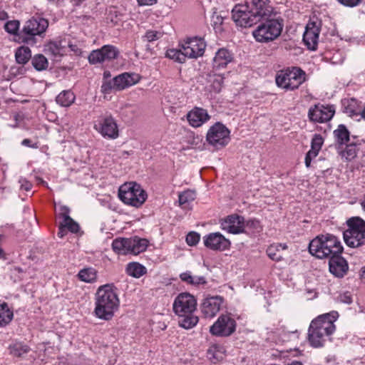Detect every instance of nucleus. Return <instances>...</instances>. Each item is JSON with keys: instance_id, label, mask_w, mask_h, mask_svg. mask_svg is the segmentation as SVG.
Segmentation results:
<instances>
[{"instance_id": "20e7f679", "label": "nucleus", "mask_w": 365, "mask_h": 365, "mask_svg": "<svg viewBox=\"0 0 365 365\" xmlns=\"http://www.w3.org/2000/svg\"><path fill=\"white\" fill-rule=\"evenodd\" d=\"M342 251L340 240L330 234L317 236L309 245V253L319 259L331 258L336 254H341Z\"/></svg>"}, {"instance_id": "39448f33", "label": "nucleus", "mask_w": 365, "mask_h": 365, "mask_svg": "<svg viewBox=\"0 0 365 365\" xmlns=\"http://www.w3.org/2000/svg\"><path fill=\"white\" fill-rule=\"evenodd\" d=\"M347 229L343 232L345 244L351 248L365 245V221L359 217H353L346 221Z\"/></svg>"}, {"instance_id": "7ed1b4c3", "label": "nucleus", "mask_w": 365, "mask_h": 365, "mask_svg": "<svg viewBox=\"0 0 365 365\" xmlns=\"http://www.w3.org/2000/svg\"><path fill=\"white\" fill-rule=\"evenodd\" d=\"M197 301L193 295L187 292L179 294L174 300L173 308L178 317L179 326L190 329L199 322L198 317L195 314Z\"/></svg>"}, {"instance_id": "a18cd8bd", "label": "nucleus", "mask_w": 365, "mask_h": 365, "mask_svg": "<svg viewBox=\"0 0 365 365\" xmlns=\"http://www.w3.org/2000/svg\"><path fill=\"white\" fill-rule=\"evenodd\" d=\"M199 241L200 235L197 232H191L186 236V242L190 246L197 245Z\"/></svg>"}, {"instance_id": "69168bd1", "label": "nucleus", "mask_w": 365, "mask_h": 365, "mask_svg": "<svg viewBox=\"0 0 365 365\" xmlns=\"http://www.w3.org/2000/svg\"><path fill=\"white\" fill-rule=\"evenodd\" d=\"M4 258V252L2 248L0 247V259Z\"/></svg>"}, {"instance_id": "4be33fe9", "label": "nucleus", "mask_w": 365, "mask_h": 365, "mask_svg": "<svg viewBox=\"0 0 365 365\" xmlns=\"http://www.w3.org/2000/svg\"><path fill=\"white\" fill-rule=\"evenodd\" d=\"M210 119L207 110L201 108H194L187 114V120L192 128H199Z\"/></svg>"}, {"instance_id": "13d9d810", "label": "nucleus", "mask_w": 365, "mask_h": 365, "mask_svg": "<svg viewBox=\"0 0 365 365\" xmlns=\"http://www.w3.org/2000/svg\"><path fill=\"white\" fill-rule=\"evenodd\" d=\"M8 18L6 12L1 11H0V20H5Z\"/></svg>"}, {"instance_id": "37998d69", "label": "nucleus", "mask_w": 365, "mask_h": 365, "mask_svg": "<svg viewBox=\"0 0 365 365\" xmlns=\"http://www.w3.org/2000/svg\"><path fill=\"white\" fill-rule=\"evenodd\" d=\"M19 21L16 20L9 21L4 24V29L6 32L11 34H17L19 29Z\"/></svg>"}, {"instance_id": "c9c22d12", "label": "nucleus", "mask_w": 365, "mask_h": 365, "mask_svg": "<svg viewBox=\"0 0 365 365\" xmlns=\"http://www.w3.org/2000/svg\"><path fill=\"white\" fill-rule=\"evenodd\" d=\"M128 275L139 278L145 273V267L138 262L129 263L126 268Z\"/></svg>"}, {"instance_id": "f03ea898", "label": "nucleus", "mask_w": 365, "mask_h": 365, "mask_svg": "<svg viewBox=\"0 0 365 365\" xmlns=\"http://www.w3.org/2000/svg\"><path fill=\"white\" fill-rule=\"evenodd\" d=\"M338 318L336 312L319 316L312 320L308 329V341L314 348L322 347L328 338L334 332V322Z\"/></svg>"}, {"instance_id": "4c0bfd02", "label": "nucleus", "mask_w": 365, "mask_h": 365, "mask_svg": "<svg viewBox=\"0 0 365 365\" xmlns=\"http://www.w3.org/2000/svg\"><path fill=\"white\" fill-rule=\"evenodd\" d=\"M112 248L113 251L118 254L127 255L128 250V238H116L112 242Z\"/></svg>"}, {"instance_id": "de8ad7c7", "label": "nucleus", "mask_w": 365, "mask_h": 365, "mask_svg": "<svg viewBox=\"0 0 365 365\" xmlns=\"http://www.w3.org/2000/svg\"><path fill=\"white\" fill-rule=\"evenodd\" d=\"M160 36V34L155 31H148L143 36V38L144 41H147L148 42H152L158 39Z\"/></svg>"}, {"instance_id": "338daca9", "label": "nucleus", "mask_w": 365, "mask_h": 365, "mask_svg": "<svg viewBox=\"0 0 365 365\" xmlns=\"http://www.w3.org/2000/svg\"><path fill=\"white\" fill-rule=\"evenodd\" d=\"M48 1L53 3V4H57L60 0H47Z\"/></svg>"}, {"instance_id": "f3484780", "label": "nucleus", "mask_w": 365, "mask_h": 365, "mask_svg": "<svg viewBox=\"0 0 365 365\" xmlns=\"http://www.w3.org/2000/svg\"><path fill=\"white\" fill-rule=\"evenodd\" d=\"M48 26V22L46 19L32 18L25 23L22 31L26 36H41Z\"/></svg>"}, {"instance_id": "473e14b6", "label": "nucleus", "mask_w": 365, "mask_h": 365, "mask_svg": "<svg viewBox=\"0 0 365 365\" xmlns=\"http://www.w3.org/2000/svg\"><path fill=\"white\" fill-rule=\"evenodd\" d=\"M13 312L11 311L8 304L5 302L0 304V327L8 324L13 319Z\"/></svg>"}, {"instance_id": "3c124183", "label": "nucleus", "mask_w": 365, "mask_h": 365, "mask_svg": "<svg viewBox=\"0 0 365 365\" xmlns=\"http://www.w3.org/2000/svg\"><path fill=\"white\" fill-rule=\"evenodd\" d=\"M340 4L350 7L357 6L361 0H337Z\"/></svg>"}, {"instance_id": "864d4df0", "label": "nucleus", "mask_w": 365, "mask_h": 365, "mask_svg": "<svg viewBox=\"0 0 365 365\" xmlns=\"http://www.w3.org/2000/svg\"><path fill=\"white\" fill-rule=\"evenodd\" d=\"M206 283V279L203 276H193L192 277V285H200L205 284Z\"/></svg>"}, {"instance_id": "393cba45", "label": "nucleus", "mask_w": 365, "mask_h": 365, "mask_svg": "<svg viewBox=\"0 0 365 365\" xmlns=\"http://www.w3.org/2000/svg\"><path fill=\"white\" fill-rule=\"evenodd\" d=\"M140 78V76L137 73H123L114 77L115 88L118 91H122L136 84Z\"/></svg>"}, {"instance_id": "6e6552de", "label": "nucleus", "mask_w": 365, "mask_h": 365, "mask_svg": "<svg viewBox=\"0 0 365 365\" xmlns=\"http://www.w3.org/2000/svg\"><path fill=\"white\" fill-rule=\"evenodd\" d=\"M283 21L279 19H268L260 24L252 34L255 40L260 43H268L277 39L283 29Z\"/></svg>"}, {"instance_id": "412c9836", "label": "nucleus", "mask_w": 365, "mask_h": 365, "mask_svg": "<svg viewBox=\"0 0 365 365\" xmlns=\"http://www.w3.org/2000/svg\"><path fill=\"white\" fill-rule=\"evenodd\" d=\"M225 76L212 70L206 74L205 78V89L210 93H220L223 87Z\"/></svg>"}, {"instance_id": "e2e57ef3", "label": "nucleus", "mask_w": 365, "mask_h": 365, "mask_svg": "<svg viewBox=\"0 0 365 365\" xmlns=\"http://www.w3.org/2000/svg\"><path fill=\"white\" fill-rule=\"evenodd\" d=\"M287 365H303L302 362L299 361H293L292 363L288 364Z\"/></svg>"}, {"instance_id": "680f3d73", "label": "nucleus", "mask_w": 365, "mask_h": 365, "mask_svg": "<svg viewBox=\"0 0 365 365\" xmlns=\"http://www.w3.org/2000/svg\"><path fill=\"white\" fill-rule=\"evenodd\" d=\"M361 278L365 281V267L361 269Z\"/></svg>"}, {"instance_id": "dca6fc26", "label": "nucleus", "mask_w": 365, "mask_h": 365, "mask_svg": "<svg viewBox=\"0 0 365 365\" xmlns=\"http://www.w3.org/2000/svg\"><path fill=\"white\" fill-rule=\"evenodd\" d=\"M118 54V51L115 46L105 45L100 49L93 51L88 56V61L91 63L95 64L115 59Z\"/></svg>"}, {"instance_id": "bf43d9fd", "label": "nucleus", "mask_w": 365, "mask_h": 365, "mask_svg": "<svg viewBox=\"0 0 365 365\" xmlns=\"http://www.w3.org/2000/svg\"><path fill=\"white\" fill-rule=\"evenodd\" d=\"M111 74L109 71H105L103 73V81L111 79Z\"/></svg>"}, {"instance_id": "5701e85b", "label": "nucleus", "mask_w": 365, "mask_h": 365, "mask_svg": "<svg viewBox=\"0 0 365 365\" xmlns=\"http://www.w3.org/2000/svg\"><path fill=\"white\" fill-rule=\"evenodd\" d=\"M269 3V0H252V11L255 17L256 23L262 18L271 16L274 9Z\"/></svg>"}, {"instance_id": "2eb2a0df", "label": "nucleus", "mask_w": 365, "mask_h": 365, "mask_svg": "<svg viewBox=\"0 0 365 365\" xmlns=\"http://www.w3.org/2000/svg\"><path fill=\"white\" fill-rule=\"evenodd\" d=\"M203 242L206 247L212 250L224 251L230 248V241L220 232H212L203 237Z\"/></svg>"}, {"instance_id": "bb28decb", "label": "nucleus", "mask_w": 365, "mask_h": 365, "mask_svg": "<svg viewBox=\"0 0 365 365\" xmlns=\"http://www.w3.org/2000/svg\"><path fill=\"white\" fill-rule=\"evenodd\" d=\"M148 246V241L145 238L133 237L128 238V254L138 255L146 250Z\"/></svg>"}, {"instance_id": "ea45409f", "label": "nucleus", "mask_w": 365, "mask_h": 365, "mask_svg": "<svg viewBox=\"0 0 365 365\" xmlns=\"http://www.w3.org/2000/svg\"><path fill=\"white\" fill-rule=\"evenodd\" d=\"M78 277L81 281L91 283L96 279V272L93 268H86L78 272Z\"/></svg>"}, {"instance_id": "c85d7f7f", "label": "nucleus", "mask_w": 365, "mask_h": 365, "mask_svg": "<svg viewBox=\"0 0 365 365\" xmlns=\"http://www.w3.org/2000/svg\"><path fill=\"white\" fill-rule=\"evenodd\" d=\"M287 248V246L285 244H273L267 249V254L270 259L278 262L282 259V251Z\"/></svg>"}, {"instance_id": "72a5a7b5", "label": "nucleus", "mask_w": 365, "mask_h": 365, "mask_svg": "<svg viewBox=\"0 0 365 365\" xmlns=\"http://www.w3.org/2000/svg\"><path fill=\"white\" fill-rule=\"evenodd\" d=\"M9 349L11 355L18 357L22 356L30 351L29 346L22 342H15L11 344Z\"/></svg>"}, {"instance_id": "cd10ccee", "label": "nucleus", "mask_w": 365, "mask_h": 365, "mask_svg": "<svg viewBox=\"0 0 365 365\" xmlns=\"http://www.w3.org/2000/svg\"><path fill=\"white\" fill-rule=\"evenodd\" d=\"M61 210L62 211V215L63 217L62 226L64 227L65 228L66 227L71 232H78L79 230V225L76 222H75L71 217H69L68 208L66 206H62L61 207Z\"/></svg>"}, {"instance_id": "09e8293b", "label": "nucleus", "mask_w": 365, "mask_h": 365, "mask_svg": "<svg viewBox=\"0 0 365 365\" xmlns=\"http://www.w3.org/2000/svg\"><path fill=\"white\" fill-rule=\"evenodd\" d=\"M19 183L20 185V189L26 191L31 190L32 187V184L29 180H27L24 178H20L19 180Z\"/></svg>"}, {"instance_id": "ddd939ff", "label": "nucleus", "mask_w": 365, "mask_h": 365, "mask_svg": "<svg viewBox=\"0 0 365 365\" xmlns=\"http://www.w3.org/2000/svg\"><path fill=\"white\" fill-rule=\"evenodd\" d=\"M185 55L189 58H197L204 54L206 43L202 38H189L181 44Z\"/></svg>"}, {"instance_id": "0e129e2a", "label": "nucleus", "mask_w": 365, "mask_h": 365, "mask_svg": "<svg viewBox=\"0 0 365 365\" xmlns=\"http://www.w3.org/2000/svg\"><path fill=\"white\" fill-rule=\"evenodd\" d=\"M361 205L364 211H365V197L361 201Z\"/></svg>"}, {"instance_id": "f704fd0d", "label": "nucleus", "mask_w": 365, "mask_h": 365, "mask_svg": "<svg viewBox=\"0 0 365 365\" xmlns=\"http://www.w3.org/2000/svg\"><path fill=\"white\" fill-rule=\"evenodd\" d=\"M15 57L18 63H26L31 57V52L30 48L26 46L19 47L15 53Z\"/></svg>"}, {"instance_id": "774afa93", "label": "nucleus", "mask_w": 365, "mask_h": 365, "mask_svg": "<svg viewBox=\"0 0 365 365\" xmlns=\"http://www.w3.org/2000/svg\"><path fill=\"white\" fill-rule=\"evenodd\" d=\"M252 223H253V224H254V223H257V224H258V221L252 222Z\"/></svg>"}, {"instance_id": "052dcab7", "label": "nucleus", "mask_w": 365, "mask_h": 365, "mask_svg": "<svg viewBox=\"0 0 365 365\" xmlns=\"http://www.w3.org/2000/svg\"><path fill=\"white\" fill-rule=\"evenodd\" d=\"M360 118H362L365 120V103L364 105L362 107V109L361 110V117Z\"/></svg>"}, {"instance_id": "4468645a", "label": "nucleus", "mask_w": 365, "mask_h": 365, "mask_svg": "<svg viewBox=\"0 0 365 365\" xmlns=\"http://www.w3.org/2000/svg\"><path fill=\"white\" fill-rule=\"evenodd\" d=\"M334 113L332 106L317 104L309 108L308 116L311 121L322 123L330 120Z\"/></svg>"}, {"instance_id": "4d7b16f0", "label": "nucleus", "mask_w": 365, "mask_h": 365, "mask_svg": "<svg viewBox=\"0 0 365 365\" xmlns=\"http://www.w3.org/2000/svg\"><path fill=\"white\" fill-rule=\"evenodd\" d=\"M65 235H66L65 227L61 225V227L59 228V231L58 232V236L60 238H63Z\"/></svg>"}, {"instance_id": "79ce46f5", "label": "nucleus", "mask_w": 365, "mask_h": 365, "mask_svg": "<svg viewBox=\"0 0 365 365\" xmlns=\"http://www.w3.org/2000/svg\"><path fill=\"white\" fill-rule=\"evenodd\" d=\"M118 91L115 88V81L114 78L109 80L103 81L101 86V92L104 94H110L113 91Z\"/></svg>"}, {"instance_id": "603ef678", "label": "nucleus", "mask_w": 365, "mask_h": 365, "mask_svg": "<svg viewBox=\"0 0 365 365\" xmlns=\"http://www.w3.org/2000/svg\"><path fill=\"white\" fill-rule=\"evenodd\" d=\"M192 277L193 276L191 274V273L190 272H186L182 273L180 275V277L182 281L185 282L190 284H192Z\"/></svg>"}, {"instance_id": "f257e3e1", "label": "nucleus", "mask_w": 365, "mask_h": 365, "mask_svg": "<svg viewBox=\"0 0 365 365\" xmlns=\"http://www.w3.org/2000/svg\"><path fill=\"white\" fill-rule=\"evenodd\" d=\"M120 306L117 289L110 284L100 286L95 294V316L105 321L114 317Z\"/></svg>"}, {"instance_id": "5fc2aeb1", "label": "nucleus", "mask_w": 365, "mask_h": 365, "mask_svg": "<svg viewBox=\"0 0 365 365\" xmlns=\"http://www.w3.org/2000/svg\"><path fill=\"white\" fill-rule=\"evenodd\" d=\"M140 6H152L157 3V0H137Z\"/></svg>"}, {"instance_id": "b1692460", "label": "nucleus", "mask_w": 365, "mask_h": 365, "mask_svg": "<svg viewBox=\"0 0 365 365\" xmlns=\"http://www.w3.org/2000/svg\"><path fill=\"white\" fill-rule=\"evenodd\" d=\"M341 254H336L329 258V267L331 274L337 277H342L348 271L349 266Z\"/></svg>"}, {"instance_id": "0eeeda50", "label": "nucleus", "mask_w": 365, "mask_h": 365, "mask_svg": "<svg viewBox=\"0 0 365 365\" xmlns=\"http://www.w3.org/2000/svg\"><path fill=\"white\" fill-rule=\"evenodd\" d=\"M305 80V72L297 67L282 70L277 73L275 78L277 86L287 91L298 88Z\"/></svg>"}, {"instance_id": "6ab92c4d", "label": "nucleus", "mask_w": 365, "mask_h": 365, "mask_svg": "<svg viewBox=\"0 0 365 365\" xmlns=\"http://www.w3.org/2000/svg\"><path fill=\"white\" fill-rule=\"evenodd\" d=\"M220 227L232 234H239L244 231L245 220L239 215H230L220 220Z\"/></svg>"}, {"instance_id": "f8f14e48", "label": "nucleus", "mask_w": 365, "mask_h": 365, "mask_svg": "<svg viewBox=\"0 0 365 365\" xmlns=\"http://www.w3.org/2000/svg\"><path fill=\"white\" fill-rule=\"evenodd\" d=\"M236 329V322L230 315L222 314L210 327V331L214 336H228Z\"/></svg>"}, {"instance_id": "58836bf2", "label": "nucleus", "mask_w": 365, "mask_h": 365, "mask_svg": "<svg viewBox=\"0 0 365 365\" xmlns=\"http://www.w3.org/2000/svg\"><path fill=\"white\" fill-rule=\"evenodd\" d=\"M166 57L170 59H172L176 62L182 63L185 62L186 58H187L186 55H185L184 51L182 49L180 46V49L176 48H170L166 51Z\"/></svg>"}, {"instance_id": "e433bc0d", "label": "nucleus", "mask_w": 365, "mask_h": 365, "mask_svg": "<svg viewBox=\"0 0 365 365\" xmlns=\"http://www.w3.org/2000/svg\"><path fill=\"white\" fill-rule=\"evenodd\" d=\"M362 108L358 106L355 99H351L348 101V104L344 106L345 113L351 118L361 117V110Z\"/></svg>"}, {"instance_id": "a211bd4d", "label": "nucleus", "mask_w": 365, "mask_h": 365, "mask_svg": "<svg viewBox=\"0 0 365 365\" xmlns=\"http://www.w3.org/2000/svg\"><path fill=\"white\" fill-rule=\"evenodd\" d=\"M222 302L223 299L220 296L205 298L200 307L202 313L205 317H214L220 310Z\"/></svg>"}, {"instance_id": "49530a36", "label": "nucleus", "mask_w": 365, "mask_h": 365, "mask_svg": "<svg viewBox=\"0 0 365 365\" xmlns=\"http://www.w3.org/2000/svg\"><path fill=\"white\" fill-rule=\"evenodd\" d=\"M319 153V151L313 150V148H311V149L306 154L304 159V163L307 168L310 167L312 160L318 155Z\"/></svg>"}, {"instance_id": "c756f323", "label": "nucleus", "mask_w": 365, "mask_h": 365, "mask_svg": "<svg viewBox=\"0 0 365 365\" xmlns=\"http://www.w3.org/2000/svg\"><path fill=\"white\" fill-rule=\"evenodd\" d=\"M196 198V193L194 190H187L178 195L180 205L183 209H190V205Z\"/></svg>"}, {"instance_id": "9d476101", "label": "nucleus", "mask_w": 365, "mask_h": 365, "mask_svg": "<svg viewBox=\"0 0 365 365\" xmlns=\"http://www.w3.org/2000/svg\"><path fill=\"white\" fill-rule=\"evenodd\" d=\"M231 13L232 19L237 26L246 28L256 24L255 17L247 3L236 4Z\"/></svg>"}, {"instance_id": "423d86ee", "label": "nucleus", "mask_w": 365, "mask_h": 365, "mask_svg": "<svg viewBox=\"0 0 365 365\" xmlns=\"http://www.w3.org/2000/svg\"><path fill=\"white\" fill-rule=\"evenodd\" d=\"M118 197L125 204L140 207L145 202L148 195L139 184L128 182L119 187Z\"/></svg>"}, {"instance_id": "6e6d98bb", "label": "nucleus", "mask_w": 365, "mask_h": 365, "mask_svg": "<svg viewBox=\"0 0 365 365\" xmlns=\"http://www.w3.org/2000/svg\"><path fill=\"white\" fill-rule=\"evenodd\" d=\"M21 144L26 147L35 148H37V145H34V144H31V140H29L28 138L23 140L21 142Z\"/></svg>"}, {"instance_id": "a878e982", "label": "nucleus", "mask_w": 365, "mask_h": 365, "mask_svg": "<svg viewBox=\"0 0 365 365\" xmlns=\"http://www.w3.org/2000/svg\"><path fill=\"white\" fill-rule=\"evenodd\" d=\"M233 60V54L226 48L219 49L213 58L212 68L218 70L225 68Z\"/></svg>"}, {"instance_id": "1a4fd4ad", "label": "nucleus", "mask_w": 365, "mask_h": 365, "mask_svg": "<svg viewBox=\"0 0 365 365\" xmlns=\"http://www.w3.org/2000/svg\"><path fill=\"white\" fill-rule=\"evenodd\" d=\"M205 138L208 145L219 150L230 143V131L223 123L217 122L209 128Z\"/></svg>"}, {"instance_id": "a19ab883", "label": "nucleus", "mask_w": 365, "mask_h": 365, "mask_svg": "<svg viewBox=\"0 0 365 365\" xmlns=\"http://www.w3.org/2000/svg\"><path fill=\"white\" fill-rule=\"evenodd\" d=\"M32 65L37 71L45 70L48 67V61L43 55L38 54L32 58Z\"/></svg>"}, {"instance_id": "aec40b11", "label": "nucleus", "mask_w": 365, "mask_h": 365, "mask_svg": "<svg viewBox=\"0 0 365 365\" xmlns=\"http://www.w3.org/2000/svg\"><path fill=\"white\" fill-rule=\"evenodd\" d=\"M319 33V24L312 21L307 24L303 35V41L309 49L315 50L317 48Z\"/></svg>"}, {"instance_id": "8fccbe9b", "label": "nucleus", "mask_w": 365, "mask_h": 365, "mask_svg": "<svg viewBox=\"0 0 365 365\" xmlns=\"http://www.w3.org/2000/svg\"><path fill=\"white\" fill-rule=\"evenodd\" d=\"M339 301L341 302L350 304L352 302L351 294L348 292L341 294L339 295Z\"/></svg>"}, {"instance_id": "9b49d317", "label": "nucleus", "mask_w": 365, "mask_h": 365, "mask_svg": "<svg viewBox=\"0 0 365 365\" xmlns=\"http://www.w3.org/2000/svg\"><path fill=\"white\" fill-rule=\"evenodd\" d=\"M94 128L104 138L115 139L118 137V128L110 115L100 116L94 123Z\"/></svg>"}, {"instance_id": "2f4dec72", "label": "nucleus", "mask_w": 365, "mask_h": 365, "mask_svg": "<svg viewBox=\"0 0 365 365\" xmlns=\"http://www.w3.org/2000/svg\"><path fill=\"white\" fill-rule=\"evenodd\" d=\"M334 136L339 145L346 144L349 141V132L344 125H339L334 131Z\"/></svg>"}, {"instance_id": "7c9ffc66", "label": "nucleus", "mask_w": 365, "mask_h": 365, "mask_svg": "<svg viewBox=\"0 0 365 365\" xmlns=\"http://www.w3.org/2000/svg\"><path fill=\"white\" fill-rule=\"evenodd\" d=\"M75 95L74 93L70 91H63L61 92L56 97V103L61 106L68 107L72 103H73L75 101Z\"/></svg>"}, {"instance_id": "c03bdc74", "label": "nucleus", "mask_w": 365, "mask_h": 365, "mask_svg": "<svg viewBox=\"0 0 365 365\" xmlns=\"http://www.w3.org/2000/svg\"><path fill=\"white\" fill-rule=\"evenodd\" d=\"M324 143V139L319 134H315L314 135L312 142H311V148H313V150H317L319 152V150L322 148V146Z\"/></svg>"}]
</instances>
